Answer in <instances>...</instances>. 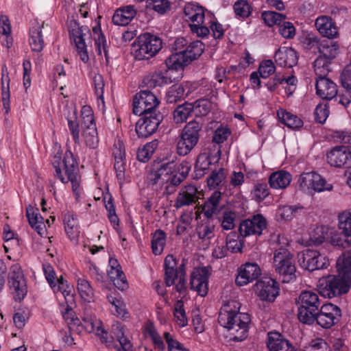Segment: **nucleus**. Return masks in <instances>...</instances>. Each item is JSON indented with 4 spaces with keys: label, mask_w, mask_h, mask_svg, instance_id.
Returning a JSON list of instances; mask_svg holds the SVG:
<instances>
[{
    "label": "nucleus",
    "mask_w": 351,
    "mask_h": 351,
    "mask_svg": "<svg viewBox=\"0 0 351 351\" xmlns=\"http://www.w3.org/2000/svg\"><path fill=\"white\" fill-rule=\"evenodd\" d=\"M337 275L319 280L318 291L324 298H332L347 293L351 287V250L345 252L337 261Z\"/></svg>",
    "instance_id": "nucleus-1"
},
{
    "label": "nucleus",
    "mask_w": 351,
    "mask_h": 351,
    "mask_svg": "<svg viewBox=\"0 0 351 351\" xmlns=\"http://www.w3.org/2000/svg\"><path fill=\"white\" fill-rule=\"evenodd\" d=\"M240 304L236 301L228 302L223 305L219 313L218 322L228 329L230 340L239 342L248 337L250 315L239 312Z\"/></svg>",
    "instance_id": "nucleus-2"
},
{
    "label": "nucleus",
    "mask_w": 351,
    "mask_h": 351,
    "mask_svg": "<svg viewBox=\"0 0 351 351\" xmlns=\"http://www.w3.org/2000/svg\"><path fill=\"white\" fill-rule=\"evenodd\" d=\"M51 164L55 169L54 176L64 184L71 182L74 194L78 196L81 176L77 160L72 152L66 150L63 159L60 154H57L51 159Z\"/></svg>",
    "instance_id": "nucleus-3"
},
{
    "label": "nucleus",
    "mask_w": 351,
    "mask_h": 351,
    "mask_svg": "<svg viewBox=\"0 0 351 351\" xmlns=\"http://www.w3.org/2000/svg\"><path fill=\"white\" fill-rule=\"evenodd\" d=\"M162 41L158 36L145 32L141 34L132 45V53L136 60H149L162 49Z\"/></svg>",
    "instance_id": "nucleus-4"
},
{
    "label": "nucleus",
    "mask_w": 351,
    "mask_h": 351,
    "mask_svg": "<svg viewBox=\"0 0 351 351\" xmlns=\"http://www.w3.org/2000/svg\"><path fill=\"white\" fill-rule=\"evenodd\" d=\"M298 320L306 325L315 323V315L319 313L321 302L318 295L311 291H302L296 299Z\"/></svg>",
    "instance_id": "nucleus-5"
},
{
    "label": "nucleus",
    "mask_w": 351,
    "mask_h": 351,
    "mask_svg": "<svg viewBox=\"0 0 351 351\" xmlns=\"http://www.w3.org/2000/svg\"><path fill=\"white\" fill-rule=\"evenodd\" d=\"M203 124L191 121L185 125L177 141V153L179 156L189 154L197 145L202 132Z\"/></svg>",
    "instance_id": "nucleus-6"
},
{
    "label": "nucleus",
    "mask_w": 351,
    "mask_h": 351,
    "mask_svg": "<svg viewBox=\"0 0 351 351\" xmlns=\"http://www.w3.org/2000/svg\"><path fill=\"white\" fill-rule=\"evenodd\" d=\"M274 264L282 282L289 283L296 278V267L293 256L287 249L280 247L276 250Z\"/></svg>",
    "instance_id": "nucleus-7"
},
{
    "label": "nucleus",
    "mask_w": 351,
    "mask_h": 351,
    "mask_svg": "<svg viewBox=\"0 0 351 351\" xmlns=\"http://www.w3.org/2000/svg\"><path fill=\"white\" fill-rule=\"evenodd\" d=\"M317 49L319 56L314 61V70L321 73L320 69H322L324 73L327 71H331V60L339 53L338 44L331 39H324L320 41Z\"/></svg>",
    "instance_id": "nucleus-8"
},
{
    "label": "nucleus",
    "mask_w": 351,
    "mask_h": 351,
    "mask_svg": "<svg viewBox=\"0 0 351 351\" xmlns=\"http://www.w3.org/2000/svg\"><path fill=\"white\" fill-rule=\"evenodd\" d=\"M136 123L135 131L138 138H147L155 133L164 115L160 112H148L142 114Z\"/></svg>",
    "instance_id": "nucleus-9"
},
{
    "label": "nucleus",
    "mask_w": 351,
    "mask_h": 351,
    "mask_svg": "<svg viewBox=\"0 0 351 351\" xmlns=\"http://www.w3.org/2000/svg\"><path fill=\"white\" fill-rule=\"evenodd\" d=\"M160 100L149 90H142L133 97L132 111L136 115H141L148 112H160L157 110Z\"/></svg>",
    "instance_id": "nucleus-10"
},
{
    "label": "nucleus",
    "mask_w": 351,
    "mask_h": 351,
    "mask_svg": "<svg viewBox=\"0 0 351 351\" xmlns=\"http://www.w3.org/2000/svg\"><path fill=\"white\" fill-rule=\"evenodd\" d=\"M8 285L11 289L13 298L21 302L27 293V287L23 272L19 265H13L9 274Z\"/></svg>",
    "instance_id": "nucleus-11"
},
{
    "label": "nucleus",
    "mask_w": 351,
    "mask_h": 351,
    "mask_svg": "<svg viewBox=\"0 0 351 351\" xmlns=\"http://www.w3.org/2000/svg\"><path fill=\"white\" fill-rule=\"evenodd\" d=\"M315 323L323 328H330L338 324L341 317V311L339 306L332 303L321 306L319 313L315 315Z\"/></svg>",
    "instance_id": "nucleus-12"
},
{
    "label": "nucleus",
    "mask_w": 351,
    "mask_h": 351,
    "mask_svg": "<svg viewBox=\"0 0 351 351\" xmlns=\"http://www.w3.org/2000/svg\"><path fill=\"white\" fill-rule=\"evenodd\" d=\"M298 262L302 267L309 271L326 268L329 265L328 259L319 251L306 249L298 255Z\"/></svg>",
    "instance_id": "nucleus-13"
},
{
    "label": "nucleus",
    "mask_w": 351,
    "mask_h": 351,
    "mask_svg": "<svg viewBox=\"0 0 351 351\" xmlns=\"http://www.w3.org/2000/svg\"><path fill=\"white\" fill-rule=\"evenodd\" d=\"M256 294L262 301L273 302L280 293L278 281L271 277H263L254 285Z\"/></svg>",
    "instance_id": "nucleus-14"
},
{
    "label": "nucleus",
    "mask_w": 351,
    "mask_h": 351,
    "mask_svg": "<svg viewBox=\"0 0 351 351\" xmlns=\"http://www.w3.org/2000/svg\"><path fill=\"white\" fill-rule=\"evenodd\" d=\"M267 221L262 214H255L251 217L241 221L239 232L243 237L250 235L260 236L263 231L267 228Z\"/></svg>",
    "instance_id": "nucleus-15"
},
{
    "label": "nucleus",
    "mask_w": 351,
    "mask_h": 351,
    "mask_svg": "<svg viewBox=\"0 0 351 351\" xmlns=\"http://www.w3.org/2000/svg\"><path fill=\"white\" fill-rule=\"evenodd\" d=\"M321 73L315 71L316 77L315 89L317 95L325 100H331L337 95V84L326 77L330 71H327L324 74V71L320 69Z\"/></svg>",
    "instance_id": "nucleus-16"
},
{
    "label": "nucleus",
    "mask_w": 351,
    "mask_h": 351,
    "mask_svg": "<svg viewBox=\"0 0 351 351\" xmlns=\"http://www.w3.org/2000/svg\"><path fill=\"white\" fill-rule=\"evenodd\" d=\"M209 275L208 267L195 268L191 274V289L197 291L200 296L206 295L208 291Z\"/></svg>",
    "instance_id": "nucleus-17"
},
{
    "label": "nucleus",
    "mask_w": 351,
    "mask_h": 351,
    "mask_svg": "<svg viewBox=\"0 0 351 351\" xmlns=\"http://www.w3.org/2000/svg\"><path fill=\"white\" fill-rule=\"evenodd\" d=\"M328 162L337 168L351 167V152L348 147L340 145L327 154Z\"/></svg>",
    "instance_id": "nucleus-18"
},
{
    "label": "nucleus",
    "mask_w": 351,
    "mask_h": 351,
    "mask_svg": "<svg viewBox=\"0 0 351 351\" xmlns=\"http://www.w3.org/2000/svg\"><path fill=\"white\" fill-rule=\"evenodd\" d=\"M70 34L74 39L80 60L84 63L88 62L89 56L85 40L86 38L89 39L91 37L90 29L88 26L83 25L77 29H73Z\"/></svg>",
    "instance_id": "nucleus-19"
},
{
    "label": "nucleus",
    "mask_w": 351,
    "mask_h": 351,
    "mask_svg": "<svg viewBox=\"0 0 351 351\" xmlns=\"http://www.w3.org/2000/svg\"><path fill=\"white\" fill-rule=\"evenodd\" d=\"M261 274V270L257 263H246L238 269L235 283L238 286H244L257 280Z\"/></svg>",
    "instance_id": "nucleus-20"
},
{
    "label": "nucleus",
    "mask_w": 351,
    "mask_h": 351,
    "mask_svg": "<svg viewBox=\"0 0 351 351\" xmlns=\"http://www.w3.org/2000/svg\"><path fill=\"white\" fill-rule=\"evenodd\" d=\"M173 162H165L162 164L156 170L152 171L147 176L149 184L153 188H162L168 183L169 173L173 171Z\"/></svg>",
    "instance_id": "nucleus-21"
},
{
    "label": "nucleus",
    "mask_w": 351,
    "mask_h": 351,
    "mask_svg": "<svg viewBox=\"0 0 351 351\" xmlns=\"http://www.w3.org/2000/svg\"><path fill=\"white\" fill-rule=\"evenodd\" d=\"M267 346L269 351H297L289 340L276 331L268 332Z\"/></svg>",
    "instance_id": "nucleus-22"
},
{
    "label": "nucleus",
    "mask_w": 351,
    "mask_h": 351,
    "mask_svg": "<svg viewBox=\"0 0 351 351\" xmlns=\"http://www.w3.org/2000/svg\"><path fill=\"white\" fill-rule=\"evenodd\" d=\"M197 189L193 185H187L178 193L173 206L178 209L196 204L199 199Z\"/></svg>",
    "instance_id": "nucleus-23"
},
{
    "label": "nucleus",
    "mask_w": 351,
    "mask_h": 351,
    "mask_svg": "<svg viewBox=\"0 0 351 351\" xmlns=\"http://www.w3.org/2000/svg\"><path fill=\"white\" fill-rule=\"evenodd\" d=\"M274 59L278 65L291 68L298 63V56L292 47H282L276 51Z\"/></svg>",
    "instance_id": "nucleus-24"
},
{
    "label": "nucleus",
    "mask_w": 351,
    "mask_h": 351,
    "mask_svg": "<svg viewBox=\"0 0 351 351\" xmlns=\"http://www.w3.org/2000/svg\"><path fill=\"white\" fill-rule=\"evenodd\" d=\"M220 219L206 218L196 227L195 231L198 238L202 241L210 242L215 237V228Z\"/></svg>",
    "instance_id": "nucleus-25"
},
{
    "label": "nucleus",
    "mask_w": 351,
    "mask_h": 351,
    "mask_svg": "<svg viewBox=\"0 0 351 351\" xmlns=\"http://www.w3.org/2000/svg\"><path fill=\"white\" fill-rule=\"evenodd\" d=\"M217 156H213L206 153L200 154L197 156L195 163V178H200L205 173L211 164L217 162L221 156V149L217 152Z\"/></svg>",
    "instance_id": "nucleus-26"
},
{
    "label": "nucleus",
    "mask_w": 351,
    "mask_h": 351,
    "mask_svg": "<svg viewBox=\"0 0 351 351\" xmlns=\"http://www.w3.org/2000/svg\"><path fill=\"white\" fill-rule=\"evenodd\" d=\"M136 14L134 5H128L118 8L112 16V22L116 25H128Z\"/></svg>",
    "instance_id": "nucleus-27"
},
{
    "label": "nucleus",
    "mask_w": 351,
    "mask_h": 351,
    "mask_svg": "<svg viewBox=\"0 0 351 351\" xmlns=\"http://www.w3.org/2000/svg\"><path fill=\"white\" fill-rule=\"evenodd\" d=\"M43 27V25L36 21L32 23L29 29V42L33 51L40 52L44 48L45 43L42 34Z\"/></svg>",
    "instance_id": "nucleus-28"
},
{
    "label": "nucleus",
    "mask_w": 351,
    "mask_h": 351,
    "mask_svg": "<svg viewBox=\"0 0 351 351\" xmlns=\"http://www.w3.org/2000/svg\"><path fill=\"white\" fill-rule=\"evenodd\" d=\"M315 27L318 32L327 39H331L337 34V31L335 23L331 17L322 16L315 21Z\"/></svg>",
    "instance_id": "nucleus-29"
},
{
    "label": "nucleus",
    "mask_w": 351,
    "mask_h": 351,
    "mask_svg": "<svg viewBox=\"0 0 351 351\" xmlns=\"http://www.w3.org/2000/svg\"><path fill=\"white\" fill-rule=\"evenodd\" d=\"M189 93V88L183 84L171 86L166 94V100L169 104H176L184 99Z\"/></svg>",
    "instance_id": "nucleus-30"
},
{
    "label": "nucleus",
    "mask_w": 351,
    "mask_h": 351,
    "mask_svg": "<svg viewBox=\"0 0 351 351\" xmlns=\"http://www.w3.org/2000/svg\"><path fill=\"white\" fill-rule=\"evenodd\" d=\"M82 136L86 145L90 149H96L99 143L96 123L82 125Z\"/></svg>",
    "instance_id": "nucleus-31"
},
{
    "label": "nucleus",
    "mask_w": 351,
    "mask_h": 351,
    "mask_svg": "<svg viewBox=\"0 0 351 351\" xmlns=\"http://www.w3.org/2000/svg\"><path fill=\"white\" fill-rule=\"evenodd\" d=\"M291 178V173L286 171L280 170L270 175L269 184L270 187L275 189H285L289 185Z\"/></svg>",
    "instance_id": "nucleus-32"
},
{
    "label": "nucleus",
    "mask_w": 351,
    "mask_h": 351,
    "mask_svg": "<svg viewBox=\"0 0 351 351\" xmlns=\"http://www.w3.org/2000/svg\"><path fill=\"white\" fill-rule=\"evenodd\" d=\"M191 62V59H187L182 51L172 53L165 60L167 69L172 71L183 70L184 67Z\"/></svg>",
    "instance_id": "nucleus-33"
},
{
    "label": "nucleus",
    "mask_w": 351,
    "mask_h": 351,
    "mask_svg": "<svg viewBox=\"0 0 351 351\" xmlns=\"http://www.w3.org/2000/svg\"><path fill=\"white\" fill-rule=\"evenodd\" d=\"M171 77L165 75L162 71H155L145 76L143 83L147 88H153L171 83Z\"/></svg>",
    "instance_id": "nucleus-34"
},
{
    "label": "nucleus",
    "mask_w": 351,
    "mask_h": 351,
    "mask_svg": "<svg viewBox=\"0 0 351 351\" xmlns=\"http://www.w3.org/2000/svg\"><path fill=\"white\" fill-rule=\"evenodd\" d=\"M177 261L172 254L167 255L164 261L165 282L167 287L175 284L176 280Z\"/></svg>",
    "instance_id": "nucleus-35"
},
{
    "label": "nucleus",
    "mask_w": 351,
    "mask_h": 351,
    "mask_svg": "<svg viewBox=\"0 0 351 351\" xmlns=\"http://www.w3.org/2000/svg\"><path fill=\"white\" fill-rule=\"evenodd\" d=\"M67 113H64L68 122V127L73 140L75 144H80V125L77 121V110L75 108H68L66 109Z\"/></svg>",
    "instance_id": "nucleus-36"
},
{
    "label": "nucleus",
    "mask_w": 351,
    "mask_h": 351,
    "mask_svg": "<svg viewBox=\"0 0 351 351\" xmlns=\"http://www.w3.org/2000/svg\"><path fill=\"white\" fill-rule=\"evenodd\" d=\"M221 200V193L215 191L202 205V212L206 218H214L213 215L218 210Z\"/></svg>",
    "instance_id": "nucleus-37"
},
{
    "label": "nucleus",
    "mask_w": 351,
    "mask_h": 351,
    "mask_svg": "<svg viewBox=\"0 0 351 351\" xmlns=\"http://www.w3.org/2000/svg\"><path fill=\"white\" fill-rule=\"evenodd\" d=\"M277 114L280 121L289 128L298 130L303 126L302 120L295 114L282 109L278 110Z\"/></svg>",
    "instance_id": "nucleus-38"
},
{
    "label": "nucleus",
    "mask_w": 351,
    "mask_h": 351,
    "mask_svg": "<svg viewBox=\"0 0 351 351\" xmlns=\"http://www.w3.org/2000/svg\"><path fill=\"white\" fill-rule=\"evenodd\" d=\"M167 236L165 231L158 229L152 233V250L155 255H160L164 250Z\"/></svg>",
    "instance_id": "nucleus-39"
},
{
    "label": "nucleus",
    "mask_w": 351,
    "mask_h": 351,
    "mask_svg": "<svg viewBox=\"0 0 351 351\" xmlns=\"http://www.w3.org/2000/svg\"><path fill=\"white\" fill-rule=\"evenodd\" d=\"M158 146V141L155 139L146 143L142 148H139L136 153V158L142 162L149 160L155 150Z\"/></svg>",
    "instance_id": "nucleus-40"
},
{
    "label": "nucleus",
    "mask_w": 351,
    "mask_h": 351,
    "mask_svg": "<svg viewBox=\"0 0 351 351\" xmlns=\"http://www.w3.org/2000/svg\"><path fill=\"white\" fill-rule=\"evenodd\" d=\"M204 50V45L200 40H195L188 44L182 51L187 59H191V62L198 58Z\"/></svg>",
    "instance_id": "nucleus-41"
},
{
    "label": "nucleus",
    "mask_w": 351,
    "mask_h": 351,
    "mask_svg": "<svg viewBox=\"0 0 351 351\" xmlns=\"http://www.w3.org/2000/svg\"><path fill=\"white\" fill-rule=\"evenodd\" d=\"M108 275L119 289L123 291L128 288V284L121 267L110 269L108 270Z\"/></svg>",
    "instance_id": "nucleus-42"
},
{
    "label": "nucleus",
    "mask_w": 351,
    "mask_h": 351,
    "mask_svg": "<svg viewBox=\"0 0 351 351\" xmlns=\"http://www.w3.org/2000/svg\"><path fill=\"white\" fill-rule=\"evenodd\" d=\"M193 104L185 102L182 105H179L173 112L174 120L177 123H182L186 121L190 114L193 112Z\"/></svg>",
    "instance_id": "nucleus-43"
},
{
    "label": "nucleus",
    "mask_w": 351,
    "mask_h": 351,
    "mask_svg": "<svg viewBox=\"0 0 351 351\" xmlns=\"http://www.w3.org/2000/svg\"><path fill=\"white\" fill-rule=\"evenodd\" d=\"M235 15L239 18L249 17L253 11L252 6L247 0H237L233 5Z\"/></svg>",
    "instance_id": "nucleus-44"
},
{
    "label": "nucleus",
    "mask_w": 351,
    "mask_h": 351,
    "mask_svg": "<svg viewBox=\"0 0 351 351\" xmlns=\"http://www.w3.org/2000/svg\"><path fill=\"white\" fill-rule=\"evenodd\" d=\"M303 209L302 206H280L276 211V218L278 221H289L298 212V210Z\"/></svg>",
    "instance_id": "nucleus-45"
},
{
    "label": "nucleus",
    "mask_w": 351,
    "mask_h": 351,
    "mask_svg": "<svg viewBox=\"0 0 351 351\" xmlns=\"http://www.w3.org/2000/svg\"><path fill=\"white\" fill-rule=\"evenodd\" d=\"M63 222L64 229L69 237H74L78 231L77 217L68 212L64 215Z\"/></svg>",
    "instance_id": "nucleus-46"
},
{
    "label": "nucleus",
    "mask_w": 351,
    "mask_h": 351,
    "mask_svg": "<svg viewBox=\"0 0 351 351\" xmlns=\"http://www.w3.org/2000/svg\"><path fill=\"white\" fill-rule=\"evenodd\" d=\"M77 288L81 298L84 301L90 302L93 298L94 292L89 282L84 278H80L77 279Z\"/></svg>",
    "instance_id": "nucleus-47"
},
{
    "label": "nucleus",
    "mask_w": 351,
    "mask_h": 351,
    "mask_svg": "<svg viewBox=\"0 0 351 351\" xmlns=\"http://www.w3.org/2000/svg\"><path fill=\"white\" fill-rule=\"evenodd\" d=\"M193 107L195 116L203 117L210 112L212 102L208 99H199L193 104Z\"/></svg>",
    "instance_id": "nucleus-48"
},
{
    "label": "nucleus",
    "mask_w": 351,
    "mask_h": 351,
    "mask_svg": "<svg viewBox=\"0 0 351 351\" xmlns=\"http://www.w3.org/2000/svg\"><path fill=\"white\" fill-rule=\"evenodd\" d=\"M339 228L344 236L351 237V208L339 215Z\"/></svg>",
    "instance_id": "nucleus-49"
},
{
    "label": "nucleus",
    "mask_w": 351,
    "mask_h": 351,
    "mask_svg": "<svg viewBox=\"0 0 351 351\" xmlns=\"http://www.w3.org/2000/svg\"><path fill=\"white\" fill-rule=\"evenodd\" d=\"M261 17L269 27L278 26L282 20L287 18L286 15L274 11H265L262 13Z\"/></svg>",
    "instance_id": "nucleus-50"
},
{
    "label": "nucleus",
    "mask_w": 351,
    "mask_h": 351,
    "mask_svg": "<svg viewBox=\"0 0 351 351\" xmlns=\"http://www.w3.org/2000/svg\"><path fill=\"white\" fill-rule=\"evenodd\" d=\"M314 172L302 173L298 180L299 189L304 193H312V184H313Z\"/></svg>",
    "instance_id": "nucleus-51"
},
{
    "label": "nucleus",
    "mask_w": 351,
    "mask_h": 351,
    "mask_svg": "<svg viewBox=\"0 0 351 351\" xmlns=\"http://www.w3.org/2000/svg\"><path fill=\"white\" fill-rule=\"evenodd\" d=\"M252 199L257 202L264 200L269 194V188L266 182H257L254 184L251 192Z\"/></svg>",
    "instance_id": "nucleus-52"
},
{
    "label": "nucleus",
    "mask_w": 351,
    "mask_h": 351,
    "mask_svg": "<svg viewBox=\"0 0 351 351\" xmlns=\"http://www.w3.org/2000/svg\"><path fill=\"white\" fill-rule=\"evenodd\" d=\"M1 96L3 107L5 112L8 113L10 110V77L8 75L2 74L1 77Z\"/></svg>",
    "instance_id": "nucleus-53"
},
{
    "label": "nucleus",
    "mask_w": 351,
    "mask_h": 351,
    "mask_svg": "<svg viewBox=\"0 0 351 351\" xmlns=\"http://www.w3.org/2000/svg\"><path fill=\"white\" fill-rule=\"evenodd\" d=\"M173 167V171L169 173L168 183L165 185L164 193L166 195H171L176 191V188L184 181L175 171Z\"/></svg>",
    "instance_id": "nucleus-54"
},
{
    "label": "nucleus",
    "mask_w": 351,
    "mask_h": 351,
    "mask_svg": "<svg viewBox=\"0 0 351 351\" xmlns=\"http://www.w3.org/2000/svg\"><path fill=\"white\" fill-rule=\"evenodd\" d=\"M240 236V234H238L235 232H231L226 237V245L232 253L241 252L243 245L239 240Z\"/></svg>",
    "instance_id": "nucleus-55"
},
{
    "label": "nucleus",
    "mask_w": 351,
    "mask_h": 351,
    "mask_svg": "<svg viewBox=\"0 0 351 351\" xmlns=\"http://www.w3.org/2000/svg\"><path fill=\"white\" fill-rule=\"evenodd\" d=\"M173 315L180 326L184 327L188 324V319L184 308V302L182 300H178L174 304Z\"/></svg>",
    "instance_id": "nucleus-56"
},
{
    "label": "nucleus",
    "mask_w": 351,
    "mask_h": 351,
    "mask_svg": "<svg viewBox=\"0 0 351 351\" xmlns=\"http://www.w3.org/2000/svg\"><path fill=\"white\" fill-rule=\"evenodd\" d=\"M313 180L312 192L320 193L324 191H330L332 189V185L331 184H328L326 179L319 173L314 172Z\"/></svg>",
    "instance_id": "nucleus-57"
},
{
    "label": "nucleus",
    "mask_w": 351,
    "mask_h": 351,
    "mask_svg": "<svg viewBox=\"0 0 351 351\" xmlns=\"http://www.w3.org/2000/svg\"><path fill=\"white\" fill-rule=\"evenodd\" d=\"M278 27L279 34L286 39H291L295 35V27L293 24L286 19H282Z\"/></svg>",
    "instance_id": "nucleus-58"
},
{
    "label": "nucleus",
    "mask_w": 351,
    "mask_h": 351,
    "mask_svg": "<svg viewBox=\"0 0 351 351\" xmlns=\"http://www.w3.org/2000/svg\"><path fill=\"white\" fill-rule=\"evenodd\" d=\"M303 351H330V348L325 340L316 338L305 346Z\"/></svg>",
    "instance_id": "nucleus-59"
},
{
    "label": "nucleus",
    "mask_w": 351,
    "mask_h": 351,
    "mask_svg": "<svg viewBox=\"0 0 351 351\" xmlns=\"http://www.w3.org/2000/svg\"><path fill=\"white\" fill-rule=\"evenodd\" d=\"M146 332L151 338L154 348L158 349L159 350H164L165 348V344L164 343V341L162 339V337L160 336L158 332L156 331V328L154 326L150 325L147 326L146 328Z\"/></svg>",
    "instance_id": "nucleus-60"
},
{
    "label": "nucleus",
    "mask_w": 351,
    "mask_h": 351,
    "mask_svg": "<svg viewBox=\"0 0 351 351\" xmlns=\"http://www.w3.org/2000/svg\"><path fill=\"white\" fill-rule=\"evenodd\" d=\"M226 175L224 169L220 168L218 170H213L207 178V184L210 188L215 189L224 180Z\"/></svg>",
    "instance_id": "nucleus-61"
},
{
    "label": "nucleus",
    "mask_w": 351,
    "mask_h": 351,
    "mask_svg": "<svg viewBox=\"0 0 351 351\" xmlns=\"http://www.w3.org/2000/svg\"><path fill=\"white\" fill-rule=\"evenodd\" d=\"M331 243L339 249L349 247L351 245V237L344 236L341 232V234L335 233L331 237Z\"/></svg>",
    "instance_id": "nucleus-62"
},
{
    "label": "nucleus",
    "mask_w": 351,
    "mask_h": 351,
    "mask_svg": "<svg viewBox=\"0 0 351 351\" xmlns=\"http://www.w3.org/2000/svg\"><path fill=\"white\" fill-rule=\"evenodd\" d=\"M331 137L336 143L351 144V131L350 130H334L331 133Z\"/></svg>",
    "instance_id": "nucleus-63"
},
{
    "label": "nucleus",
    "mask_w": 351,
    "mask_h": 351,
    "mask_svg": "<svg viewBox=\"0 0 351 351\" xmlns=\"http://www.w3.org/2000/svg\"><path fill=\"white\" fill-rule=\"evenodd\" d=\"M164 338L167 343L168 351H189L183 344L174 339L168 332L164 333Z\"/></svg>",
    "instance_id": "nucleus-64"
}]
</instances>
